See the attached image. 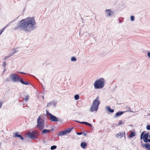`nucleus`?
Listing matches in <instances>:
<instances>
[{
    "instance_id": "f257e3e1",
    "label": "nucleus",
    "mask_w": 150,
    "mask_h": 150,
    "mask_svg": "<svg viewBox=\"0 0 150 150\" xmlns=\"http://www.w3.org/2000/svg\"><path fill=\"white\" fill-rule=\"evenodd\" d=\"M36 24L34 17H28L19 21L13 29L18 30H22L26 32H30L36 29L35 25Z\"/></svg>"
},
{
    "instance_id": "f03ea898",
    "label": "nucleus",
    "mask_w": 150,
    "mask_h": 150,
    "mask_svg": "<svg viewBox=\"0 0 150 150\" xmlns=\"http://www.w3.org/2000/svg\"><path fill=\"white\" fill-rule=\"evenodd\" d=\"M11 79L14 82H20L22 84L28 85L30 84V83L28 81H24L23 79L16 74H12L11 75Z\"/></svg>"
},
{
    "instance_id": "7ed1b4c3",
    "label": "nucleus",
    "mask_w": 150,
    "mask_h": 150,
    "mask_svg": "<svg viewBox=\"0 0 150 150\" xmlns=\"http://www.w3.org/2000/svg\"><path fill=\"white\" fill-rule=\"evenodd\" d=\"M100 103L98 96L94 100L92 104L90 107V111L91 112L97 111Z\"/></svg>"
},
{
    "instance_id": "20e7f679",
    "label": "nucleus",
    "mask_w": 150,
    "mask_h": 150,
    "mask_svg": "<svg viewBox=\"0 0 150 150\" xmlns=\"http://www.w3.org/2000/svg\"><path fill=\"white\" fill-rule=\"evenodd\" d=\"M104 85V80L103 78H101L95 81L94 86L95 89H100L103 88Z\"/></svg>"
},
{
    "instance_id": "39448f33",
    "label": "nucleus",
    "mask_w": 150,
    "mask_h": 150,
    "mask_svg": "<svg viewBox=\"0 0 150 150\" xmlns=\"http://www.w3.org/2000/svg\"><path fill=\"white\" fill-rule=\"evenodd\" d=\"M39 135V132L37 130L33 131L32 132H29L27 136L31 139H36Z\"/></svg>"
},
{
    "instance_id": "423d86ee",
    "label": "nucleus",
    "mask_w": 150,
    "mask_h": 150,
    "mask_svg": "<svg viewBox=\"0 0 150 150\" xmlns=\"http://www.w3.org/2000/svg\"><path fill=\"white\" fill-rule=\"evenodd\" d=\"M37 127L39 129L41 130L43 129L44 127V120L41 119V117L39 116L37 119Z\"/></svg>"
},
{
    "instance_id": "0eeeda50",
    "label": "nucleus",
    "mask_w": 150,
    "mask_h": 150,
    "mask_svg": "<svg viewBox=\"0 0 150 150\" xmlns=\"http://www.w3.org/2000/svg\"><path fill=\"white\" fill-rule=\"evenodd\" d=\"M144 142L146 143H143L142 141H141V143L142 147L144 149H146L147 150H150V144L147 143L148 142H150V139H147L144 141Z\"/></svg>"
},
{
    "instance_id": "6e6552de",
    "label": "nucleus",
    "mask_w": 150,
    "mask_h": 150,
    "mask_svg": "<svg viewBox=\"0 0 150 150\" xmlns=\"http://www.w3.org/2000/svg\"><path fill=\"white\" fill-rule=\"evenodd\" d=\"M145 132V131H144L141 134L140 139H143L144 141L148 139L149 136V134L148 133L144 134Z\"/></svg>"
},
{
    "instance_id": "1a4fd4ad",
    "label": "nucleus",
    "mask_w": 150,
    "mask_h": 150,
    "mask_svg": "<svg viewBox=\"0 0 150 150\" xmlns=\"http://www.w3.org/2000/svg\"><path fill=\"white\" fill-rule=\"evenodd\" d=\"M105 14L107 17L112 16L114 14V13L110 9H106L105 11Z\"/></svg>"
},
{
    "instance_id": "9d476101",
    "label": "nucleus",
    "mask_w": 150,
    "mask_h": 150,
    "mask_svg": "<svg viewBox=\"0 0 150 150\" xmlns=\"http://www.w3.org/2000/svg\"><path fill=\"white\" fill-rule=\"evenodd\" d=\"M50 116V118H49L50 120L53 122H57L58 121V119L56 116L53 115H51Z\"/></svg>"
},
{
    "instance_id": "9b49d317",
    "label": "nucleus",
    "mask_w": 150,
    "mask_h": 150,
    "mask_svg": "<svg viewBox=\"0 0 150 150\" xmlns=\"http://www.w3.org/2000/svg\"><path fill=\"white\" fill-rule=\"evenodd\" d=\"M18 132H16L14 133L13 137L15 138L19 137L20 138L21 140H23L24 139V138L22 137L21 135L19 134Z\"/></svg>"
},
{
    "instance_id": "f8f14e48",
    "label": "nucleus",
    "mask_w": 150,
    "mask_h": 150,
    "mask_svg": "<svg viewBox=\"0 0 150 150\" xmlns=\"http://www.w3.org/2000/svg\"><path fill=\"white\" fill-rule=\"evenodd\" d=\"M57 104V102H56L54 101H52L48 103H47V107H48L51 105H53V106L54 107H56V105Z\"/></svg>"
},
{
    "instance_id": "ddd939ff",
    "label": "nucleus",
    "mask_w": 150,
    "mask_h": 150,
    "mask_svg": "<svg viewBox=\"0 0 150 150\" xmlns=\"http://www.w3.org/2000/svg\"><path fill=\"white\" fill-rule=\"evenodd\" d=\"M124 112V111H118V112H117L115 115V117H117L119 116H120L122 115V114H123Z\"/></svg>"
},
{
    "instance_id": "4468645a",
    "label": "nucleus",
    "mask_w": 150,
    "mask_h": 150,
    "mask_svg": "<svg viewBox=\"0 0 150 150\" xmlns=\"http://www.w3.org/2000/svg\"><path fill=\"white\" fill-rule=\"evenodd\" d=\"M123 136L124 134L123 133H122L120 132L116 134L115 136L117 138H119L120 137V138H121L123 137Z\"/></svg>"
},
{
    "instance_id": "2eb2a0df",
    "label": "nucleus",
    "mask_w": 150,
    "mask_h": 150,
    "mask_svg": "<svg viewBox=\"0 0 150 150\" xmlns=\"http://www.w3.org/2000/svg\"><path fill=\"white\" fill-rule=\"evenodd\" d=\"M66 134V133L65 132V130L61 131L59 132L57 135L58 136H62Z\"/></svg>"
},
{
    "instance_id": "dca6fc26",
    "label": "nucleus",
    "mask_w": 150,
    "mask_h": 150,
    "mask_svg": "<svg viewBox=\"0 0 150 150\" xmlns=\"http://www.w3.org/2000/svg\"><path fill=\"white\" fill-rule=\"evenodd\" d=\"M87 145V143L84 142H82L80 145L81 148L83 149H85L86 148Z\"/></svg>"
},
{
    "instance_id": "f3484780",
    "label": "nucleus",
    "mask_w": 150,
    "mask_h": 150,
    "mask_svg": "<svg viewBox=\"0 0 150 150\" xmlns=\"http://www.w3.org/2000/svg\"><path fill=\"white\" fill-rule=\"evenodd\" d=\"M106 108L107 109V110L110 112L112 113L114 112V110L111 109L110 106H107Z\"/></svg>"
},
{
    "instance_id": "a211bd4d",
    "label": "nucleus",
    "mask_w": 150,
    "mask_h": 150,
    "mask_svg": "<svg viewBox=\"0 0 150 150\" xmlns=\"http://www.w3.org/2000/svg\"><path fill=\"white\" fill-rule=\"evenodd\" d=\"M47 133H50V131L46 129H44L41 132V133L42 134H47Z\"/></svg>"
},
{
    "instance_id": "6ab92c4d",
    "label": "nucleus",
    "mask_w": 150,
    "mask_h": 150,
    "mask_svg": "<svg viewBox=\"0 0 150 150\" xmlns=\"http://www.w3.org/2000/svg\"><path fill=\"white\" fill-rule=\"evenodd\" d=\"M136 135L135 133L134 132L131 131V133L130 135L128 136L129 138H132L134 137Z\"/></svg>"
},
{
    "instance_id": "aec40b11",
    "label": "nucleus",
    "mask_w": 150,
    "mask_h": 150,
    "mask_svg": "<svg viewBox=\"0 0 150 150\" xmlns=\"http://www.w3.org/2000/svg\"><path fill=\"white\" fill-rule=\"evenodd\" d=\"M73 128V127H71L64 130L65 132L66 133V134H67V133H70Z\"/></svg>"
},
{
    "instance_id": "412c9836",
    "label": "nucleus",
    "mask_w": 150,
    "mask_h": 150,
    "mask_svg": "<svg viewBox=\"0 0 150 150\" xmlns=\"http://www.w3.org/2000/svg\"><path fill=\"white\" fill-rule=\"evenodd\" d=\"M74 98L76 100H78L79 98V94H76L74 96Z\"/></svg>"
},
{
    "instance_id": "4be33fe9",
    "label": "nucleus",
    "mask_w": 150,
    "mask_h": 150,
    "mask_svg": "<svg viewBox=\"0 0 150 150\" xmlns=\"http://www.w3.org/2000/svg\"><path fill=\"white\" fill-rule=\"evenodd\" d=\"M16 49H13V52L11 54L12 55H13V54L16 53L18 52V51L16 50Z\"/></svg>"
},
{
    "instance_id": "5701e85b",
    "label": "nucleus",
    "mask_w": 150,
    "mask_h": 150,
    "mask_svg": "<svg viewBox=\"0 0 150 150\" xmlns=\"http://www.w3.org/2000/svg\"><path fill=\"white\" fill-rule=\"evenodd\" d=\"M57 148V146L56 145H53L52 146L50 147V149L51 150H54L56 149Z\"/></svg>"
},
{
    "instance_id": "b1692460",
    "label": "nucleus",
    "mask_w": 150,
    "mask_h": 150,
    "mask_svg": "<svg viewBox=\"0 0 150 150\" xmlns=\"http://www.w3.org/2000/svg\"><path fill=\"white\" fill-rule=\"evenodd\" d=\"M76 121L79 123H80L84 124H85L86 125H87V124L88 123V122H80L79 121Z\"/></svg>"
},
{
    "instance_id": "393cba45",
    "label": "nucleus",
    "mask_w": 150,
    "mask_h": 150,
    "mask_svg": "<svg viewBox=\"0 0 150 150\" xmlns=\"http://www.w3.org/2000/svg\"><path fill=\"white\" fill-rule=\"evenodd\" d=\"M76 58L74 57H72L71 58V61H76Z\"/></svg>"
},
{
    "instance_id": "a878e982",
    "label": "nucleus",
    "mask_w": 150,
    "mask_h": 150,
    "mask_svg": "<svg viewBox=\"0 0 150 150\" xmlns=\"http://www.w3.org/2000/svg\"><path fill=\"white\" fill-rule=\"evenodd\" d=\"M29 96L28 95H27L25 97V101L26 102L28 100V99H29Z\"/></svg>"
},
{
    "instance_id": "bb28decb",
    "label": "nucleus",
    "mask_w": 150,
    "mask_h": 150,
    "mask_svg": "<svg viewBox=\"0 0 150 150\" xmlns=\"http://www.w3.org/2000/svg\"><path fill=\"white\" fill-rule=\"evenodd\" d=\"M12 55L11 54H9L8 56H6L5 58H4L3 59V60H6V58H9L10 57H11V56H12Z\"/></svg>"
},
{
    "instance_id": "cd10ccee",
    "label": "nucleus",
    "mask_w": 150,
    "mask_h": 150,
    "mask_svg": "<svg viewBox=\"0 0 150 150\" xmlns=\"http://www.w3.org/2000/svg\"><path fill=\"white\" fill-rule=\"evenodd\" d=\"M130 20L132 21H133L134 20V17L133 16H132L130 17Z\"/></svg>"
},
{
    "instance_id": "c85d7f7f",
    "label": "nucleus",
    "mask_w": 150,
    "mask_h": 150,
    "mask_svg": "<svg viewBox=\"0 0 150 150\" xmlns=\"http://www.w3.org/2000/svg\"><path fill=\"white\" fill-rule=\"evenodd\" d=\"M146 128L147 130H150V125H147L146 126Z\"/></svg>"
},
{
    "instance_id": "c756f323",
    "label": "nucleus",
    "mask_w": 150,
    "mask_h": 150,
    "mask_svg": "<svg viewBox=\"0 0 150 150\" xmlns=\"http://www.w3.org/2000/svg\"><path fill=\"white\" fill-rule=\"evenodd\" d=\"M46 114L47 115H49L50 117L51 116V115H52V114L49 112L48 111H46Z\"/></svg>"
},
{
    "instance_id": "7c9ffc66",
    "label": "nucleus",
    "mask_w": 150,
    "mask_h": 150,
    "mask_svg": "<svg viewBox=\"0 0 150 150\" xmlns=\"http://www.w3.org/2000/svg\"><path fill=\"white\" fill-rule=\"evenodd\" d=\"M4 63L3 64V66L4 67H5L6 66V60H4Z\"/></svg>"
},
{
    "instance_id": "2f4dec72",
    "label": "nucleus",
    "mask_w": 150,
    "mask_h": 150,
    "mask_svg": "<svg viewBox=\"0 0 150 150\" xmlns=\"http://www.w3.org/2000/svg\"><path fill=\"white\" fill-rule=\"evenodd\" d=\"M16 19H15L14 20H13V21H12L10 23H9L8 24H7L6 25V27H7V26H8V25H10L11 23L12 22H13L14 21H15V20Z\"/></svg>"
},
{
    "instance_id": "473e14b6",
    "label": "nucleus",
    "mask_w": 150,
    "mask_h": 150,
    "mask_svg": "<svg viewBox=\"0 0 150 150\" xmlns=\"http://www.w3.org/2000/svg\"><path fill=\"white\" fill-rule=\"evenodd\" d=\"M82 134H83L82 132H78L76 133V134L78 135H81Z\"/></svg>"
},
{
    "instance_id": "72a5a7b5",
    "label": "nucleus",
    "mask_w": 150,
    "mask_h": 150,
    "mask_svg": "<svg viewBox=\"0 0 150 150\" xmlns=\"http://www.w3.org/2000/svg\"><path fill=\"white\" fill-rule=\"evenodd\" d=\"M57 119H58V121H59V122H61L62 121V119L60 118H57Z\"/></svg>"
},
{
    "instance_id": "f704fd0d",
    "label": "nucleus",
    "mask_w": 150,
    "mask_h": 150,
    "mask_svg": "<svg viewBox=\"0 0 150 150\" xmlns=\"http://www.w3.org/2000/svg\"><path fill=\"white\" fill-rule=\"evenodd\" d=\"M122 120H120L118 122V125H120L122 123Z\"/></svg>"
},
{
    "instance_id": "c9c22d12",
    "label": "nucleus",
    "mask_w": 150,
    "mask_h": 150,
    "mask_svg": "<svg viewBox=\"0 0 150 150\" xmlns=\"http://www.w3.org/2000/svg\"><path fill=\"white\" fill-rule=\"evenodd\" d=\"M6 27V26H5L2 29H1V30H3V31L5 30V28Z\"/></svg>"
},
{
    "instance_id": "e433bc0d",
    "label": "nucleus",
    "mask_w": 150,
    "mask_h": 150,
    "mask_svg": "<svg viewBox=\"0 0 150 150\" xmlns=\"http://www.w3.org/2000/svg\"><path fill=\"white\" fill-rule=\"evenodd\" d=\"M87 125H88L90 127H92V126L91 124L88 123Z\"/></svg>"
},
{
    "instance_id": "4c0bfd02",
    "label": "nucleus",
    "mask_w": 150,
    "mask_h": 150,
    "mask_svg": "<svg viewBox=\"0 0 150 150\" xmlns=\"http://www.w3.org/2000/svg\"><path fill=\"white\" fill-rule=\"evenodd\" d=\"M147 56L149 57L150 58V52L148 53Z\"/></svg>"
},
{
    "instance_id": "58836bf2",
    "label": "nucleus",
    "mask_w": 150,
    "mask_h": 150,
    "mask_svg": "<svg viewBox=\"0 0 150 150\" xmlns=\"http://www.w3.org/2000/svg\"><path fill=\"white\" fill-rule=\"evenodd\" d=\"M82 134L84 136H86L87 135L84 132Z\"/></svg>"
},
{
    "instance_id": "ea45409f",
    "label": "nucleus",
    "mask_w": 150,
    "mask_h": 150,
    "mask_svg": "<svg viewBox=\"0 0 150 150\" xmlns=\"http://www.w3.org/2000/svg\"><path fill=\"white\" fill-rule=\"evenodd\" d=\"M2 103L1 102V101H0V108H1V107L2 106Z\"/></svg>"
},
{
    "instance_id": "a19ab883",
    "label": "nucleus",
    "mask_w": 150,
    "mask_h": 150,
    "mask_svg": "<svg viewBox=\"0 0 150 150\" xmlns=\"http://www.w3.org/2000/svg\"><path fill=\"white\" fill-rule=\"evenodd\" d=\"M18 72L20 73V74H26V73H24V72Z\"/></svg>"
},
{
    "instance_id": "79ce46f5",
    "label": "nucleus",
    "mask_w": 150,
    "mask_h": 150,
    "mask_svg": "<svg viewBox=\"0 0 150 150\" xmlns=\"http://www.w3.org/2000/svg\"><path fill=\"white\" fill-rule=\"evenodd\" d=\"M54 129H51L50 130H49V131H50V133L51 132V131H53L54 130Z\"/></svg>"
},
{
    "instance_id": "37998d69",
    "label": "nucleus",
    "mask_w": 150,
    "mask_h": 150,
    "mask_svg": "<svg viewBox=\"0 0 150 150\" xmlns=\"http://www.w3.org/2000/svg\"><path fill=\"white\" fill-rule=\"evenodd\" d=\"M45 142H46L45 141V140L44 139H43V140H42V143H43V144H45Z\"/></svg>"
},
{
    "instance_id": "c03bdc74",
    "label": "nucleus",
    "mask_w": 150,
    "mask_h": 150,
    "mask_svg": "<svg viewBox=\"0 0 150 150\" xmlns=\"http://www.w3.org/2000/svg\"><path fill=\"white\" fill-rule=\"evenodd\" d=\"M3 32V31L2 30H0V34H1Z\"/></svg>"
},
{
    "instance_id": "a18cd8bd",
    "label": "nucleus",
    "mask_w": 150,
    "mask_h": 150,
    "mask_svg": "<svg viewBox=\"0 0 150 150\" xmlns=\"http://www.w3.org/2000/svg\"><path fill=\"white\" fill-rule=\"evenodd\" d=\"M6 81H7V82H8V81H9V79H8V78H7L6 80Z\"/></svg>"
},
{
    "instance_id": "49530a36",
    "label": "nucleus",
    "mask_w": 150,
    "mask_h": 150,
    "mask_svg": "<svg viewBox=\"0 0 150 150\" xmlns=\"http://www.w3.org/2000/svg\"><path fill=\"white\" fill-rule=\"evenodd\" d=\"M42 93L43 94V95H44V94H45V90H43V91L42 92Z\"/></svg>"
},
{
    "instance_id": "de8ad7c7",
    "label": "nucleus",
    "mask_w": 150,
    "mask_h": 150,
    "mask_svg": "<svg viewBox=\"0 0 150 150\" xmlns=\"http://www.w3.org/2000/svg\"><path fill=\"white\" fill-rule=\"evenodd\" d=\"M130 110H131V108H129V111L131 112H132V111H131Z\"/></svg>"
},
{
    "instance_id": "09e8293b",
    "label": "nucleus",
    "mask_w": 150,
    "mask_h": 150,
    "mask_svg": "<svg viewBox=\"0 0 150 150\" xmlns=\"http://www.w3.org/2000/svg\"><path fill=\"white\" fill-rule=\"evenodd\" d=\"M33 77L35 78L36 79H37L38 80L37 78H36L33 75H32V76Z\"/></svg>"
},
{
    "instance_id": "8fccbe9b",
    "label": "nucleus",
    "mask_w": 150,
    "mask_h": 150,
    "mask_svg": "<svg viewBox=\"0 0 150 150\" xmlns=\"http://www.w3.org/2000/svg\"><path fill=\"white\" fill-rule=\"evenodd\" d=\"M42 98L43 99H44V96H42Z\"/></svg>"
},
{
    "instance_id": "3c124183",
    "label": "nucleus",
    "mask_w": 150,
    "mask_h": 150,
    "mask_svg": "<svg viewBox=\"0 0 150 150\" xmlns=\"http://www.w3.org/2000/svg\"><path fill=\"white\" fill-rule=\"evenodd\" d=\"M149 115H150V113H149L147 114V116H149Z\"/></svg>"
},
{
    "instance_id": "603ef678",
    "label": "nucleus",
    "mask_w": 150,
    "mask_h": 150,
    "mask_svg": "<svg viewBox=\"0 0 150 150\" xmlns=\"http://www.w3.org/2000/svg\"><path fill=\"white\" fill-rule=\"evenodd\" d=\"M121 20H119V23H121Z\"/></svg>"
},
{
    "instance_id": "864d4df0",
    "label": "nucleus",
    "mask_w": 150,
    "mask_h": 150,
    "mask_svg": "<svg viewBox=\"0 0 150 150\" xmlns=\"http://www.w3.org/2000/svg\"><path fill=\"white\" fill-rule=\"evenodd\" d=\"M149 138H150V134L149 135Z\"/></svg>"
},
{
    "instance_id": "5fc2aeb1",
    "label": "nucleus",
    "mask_w": 150,
    "mask_h": 150,
    "mask_svg": "<svg viewBox=\"0 0 150 150\" xmlns=\"http://www.w3.org/2000/svg\"><path fill=\"white\" fill-rule=\"evenodd\" d=\"M124 134H125V132H124Z\"/></svg>"
},
{
    "instance_id": "6e6d98bb",
    "label": "nucleus",
    "mask_w": 150,
    "mask_h": 150,
    "mask_svg": "<svg viewBox=\"0 0 150 150\" xmlns=\"http://www.w3.org/2000/svg\"><path fill=\"white\" fill-rule=\"evenodd\" d=\"M1 35V34H0V35Z\"/></svg>"
}]
</instances>
